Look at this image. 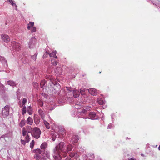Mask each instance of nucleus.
Returning <instances> with one entry per match:
<instances>
[{
	"mask_svg": "<svg viewBox=\"0 0 160 160\" xmlns=\"http://www.w3.org/2000/svg\"><path fill=\"white\" fill-rule=\"evenodd\" d=\"M9 113V106L6 105L2 110V115L4 117H5L8 115Z\"/></svg>",
	"mask_w": 160,
	"mask_h": 160,
	"instance_id": "nucleus-5",
	"label": "nucleus"
},
{
	"mask_svg": "<svg viewBox=\"0 0 160 160\" xmlns=\"http://www.w3.org/2000/svg\"><path fill=\"white\" fill-rule=\"evenodd\" d=\"M65 160H71V159L70 158L68 157L66 158Z\"/></svg>",
	"mask_w": 160,
	"mask_h": 160,
	"instance_id": "nucleus-54",
	"label": "nucleus"
},
{
	"mask_svg": "<svg viewBox=\"0 0 160 160\" xmlns=\"http://www.w3.org/2000/svg\"><path fill=\"white\" fill-rule=\"evenodd\" d=\"M47 69H48V70H49V68H48Z\"/></svg>",
	"mask_w": 160,
	"mask_h": 160,
	"instance_id": "nucleus-61",
	"label": "nucleus"
},
{
	"mask_svg": "<svg viewBox=\"0 0 160 160\" xmlns=\"http://www.w3.org/2000/svg\"><path fill=\"white\" fill-rule=\"evenodd\" d=\"M113 126V125L112 124V123H110L109 124L108 126V127L107 128H109V129H111L112 128V127Z\"/></svg>",
	"mask_w": 160,
	"mask_h": 160,
	"instance_id": "nucleus-50",
	"label": "nucleus"
},
{
	"mask_svg": "<svg viewBox=\"0 0 160 160\" xmlns=\"http://www.w3.org/2000/svg\"><path fill=\"white\" fill-rule=\"evenodd\" d=\"M52 57H54V58H56V59L58 58V57H57V56H56V55H54V56H53Z\"/></svg>",
	"mask_w": 160,
	"mask_h": 160,
	"instance_id": "nucleus-55",
	"label": "nucleus"
},
{
	"mask_svg": "<svg viewBox=\"0 0 160 160\" xmlns=\"http://www.w3.org/2000/svg\"><path fill=\"white\" fill-rule=\"evenodd\" d=\"M11 45L13 48L17 51H19L21 48L20 44L15 41H13L12 42Z\"/></svg>",
	"mask_w": 160,
	"mask_h": 160,
	"instance_id": "nucleus-6",
	"label": "nucleus"
},
{
	"mask_svg": "<svg viewBox=\"0 0 160 160\" xmlns=\"http://www.w3.org/2000/svg\"><path fill=\"white\" fill-rule=\"evenodd\" d=\"M41 131L39 128L38 127L34 128L32 132V136L36 139H38L40 137Z\"/></svg>",
	"mask_w": 160,
	"mask_h": 160,
	"instance_id": "nucleus-3",
	"label": "nucleus"
},
{
	"mask_svg": "<svg viewBox=\"0 0 160 160\" xmlns=\"http://www.w3.org/2000/svg\"><path fill=\"white\" fill-rule=\"evenodd\" d=\"M55 72L58 74H61L62 73V70L61 68L57 67L56 69Z\"/></svg>",
	"mask_w": 160,
	"mask_h": 160,
	"instance_id": "nucleus-22",
	"label": "nucleus"
},
{
	"mask_svg": "<svg viewBox=\"0 0 160 160\" xmlns=\"http://www.w3.org/2000/svg\"><path fill=\"white\" fill-rule=\"evenodd\" d=\"M47 143L46 142H44L42 143L40 146V148L41 149H43V150H44V149L47 148Z\"/></svg>",
	"mask_w": 160,
	"mask_h": 160,
	"instance_id": "nucleus-20",
	"label": "nucleus"
},
{
	"mask_svg": "<svg viewBox=\"0 0 160 160\" xmlns=\"http://www.w3.org/2000/svg\"><path fill=\"white\" fill-rule=\"evenodd\" d=\"M27 112L28 113L30 114H32V107L30 106H29L27 110Z\"/></svg>",
	"mask_w": 160,
	"mask_h": 160,
	"instance_id": "nucleus-24",
	"label": "nucleus"
},
{
	"mask_svg": "<svg viewBox=\"0 0 160 160\" xmlns=\"http://www.w3.org/2000/svg\"><path fill=\"white\" fill-rule=\"evenodd\" d=\"M34 25V23L33 22H30L29 24H28V26L27 28L28 30H30L31 27L33 26Z\"/></svg>",
	"mask_w": 160,
	"mask_h": 160,
	"instance_id": "nucleus-25",
	"label": "nucleus"
},
{
	"mask_svg": "<svg viewBox=\"0 0 160 160\" xmlns=\"http://www.w3.org/2000/svg\"><path fill=\"white\" fill-rule=\"evenodd\" d=\"M44 122L46 128L48 129H49L50 128L49 123L45 121H44Z\"/></svg>",
	"mask_w": 160,
	"mask_h": 160,
	"instance_id": "nucleus-33",
	"label": "nucleus"
},
{
	"mask_svg": "<svg viewBox=\"0 0 160 160\" xmlns=\"http://www.w3.org/2000/svg\"><path fill=\"white\" fill-rule=\"evenodd\" d=\"M71 142L73 144L78 142L79 140L78 136L76 134H74L72 135L71 138Z\"/></svg>",
	"mask_w": 160,
	"mask_h": 160,
	"instance_id": "nucleus-9",
	"label": "nucleus"
},
{
	"mask_svg": "<svg viewBox=\"0 0 160 160\" xmlns=\"http://www.w3.org/2000/svg\"><path fill=\"white\" fill-rule=\"evenodd\" d=\"M36 40L35 38H32L31 39L28 43V47L30 48H33L35 46Z\"/></svg>",
	"mask_w": 160,
	"mask_h": 160,
	"instance_id": "nucleus-7",
	"label": "nucleus"
},
{
	"mask_svg": "<svg viewBox=\"0 0 160 160\" xmlns=\"http://www.w3.org/2000/svg\"><path fill=\"white\" fill-rule=\"evenodd\" d=\"M57 135L55 134H53L52 135V140L54 141L55 140L56 138Z\"/></svg>",
	"mask_w": 160,
	"mask_h": 160,
	"instance_id": "nucleus-38",
	"label": "nucleus"
},
{
	"mask_svg": "<svg viewBox=\"0 0 160 160\" xmlns=\"http://www.w3.org/2000/svg\"><path fill=\"white\" fill-rule=\"evenodd\" d=\"M67 149H65L66 150V153L68 152H70L72 150L73 148L72 146L70 144H69L68 145L66 148Z\"/></svg>",
	"mask_w": 160,
	"mask_h": 160,
	"instance_id": "nucleus-16",
	"label": "nucleus"
},
{
	"mask_svg": "<svg viewBox=\"0 0 160 160\" xmlns=\"http://www.w3.org/2000/svg\"><path fill=\"white\" fill-rule=\"evenodd\" d=\"M26 107L25 106H24L22 109V115H24L26 113Z\"/></svg>",
	"mask_w": 160,
	"mask_h": 160,
	"instance_id": "nucleus-35",
	"label": "nucleus"
},
{
	"mask_svg": "<svg viewBox=\"0 0 160 160\" xmlns=\"http://www.w3.org/2000/svg\"><path fill=\"white\" fill-rule=\"evenodd\" d=\"M57 53L56 51H53L52 53H49V55L50 57H52L53 56L56 55Z\"/></svg>",
	"mask_w": 160,
	"mask_h": 160,
	"instance_id": "nucleus-31",
	"label": "nucleus"
},
{
	"mask_svg": "<svg viewBox=\"0 0 160 160\" xmlns=\"http://www.w3.org/2000/svg\"><path fill=\"white\" fill-rule=\"evenodd\" d=\"M30 138L28 134H27V135L25 137V139L26 140V142H29L30 140Z\"/></svg>",
	"mask_w": 160,
	"mask_h": 160,
	"instance_id": "nucleus-36",
	"label": "nucleus"
},
{
	"mask_svg": "<svg viewBox=\"0 0 160 160\" xmlns=\"http://www.w3.org/2000/svg\"><path fill=\"white\" fill-rule=\"evenodd\" d=\"M32 129L31 127L29 125L27 126L26 128H25V131L27 132V134L30 133L32 134Z\"/></svg>",
	"mask_w": 160,
	"mask_h": 160,
	"instance_id": "nucleus-15",
	"label": "nucleus"
},
{
	"mask_svg": "<svg viewBox=\"0 0 160 160\" xmlns=\"http://www.w3.org/2000/svg\"><path fill=\"white\" fill-rule=\"evenodd\" d=\"M158 149L159 150H160V145H159V147L158 148Z\"/></svg>",
	"mask_w": 160,
	"mask_h": 160,
	"instance_id": "nucleus-57",
	"label": "nucleus"
},
{
	"mask_svg": "<svg viewBox=\"0 0 160 160\" xmlns=\"http://www.w3.org/2000/svg\"><path fill=\"white\" fill-rule=\"evenodd\" d=\"M61 86L60 85L57 83L56 84H54V87L52 90L53 93L55 94H58L61 91Z\"/></svg>",
	"mask_w": 160,
	"mask_h": 160,
	"instance_id": "nucleus-4",
	"label": "nucleus"
},
{
	"mask_svg": "<svg viewBox=\"0 0 160 160\" xmlns=\"http://www.w3.org/2000/svg\"><path fill=\"white\" fill-rule=\"evenodd\" d=\"M39 105L41 107H42L43 105V102L42 101H40L39 102Z\"/></svg>",
	"mask_w": 160,
	"mask_h": 160,
	"instance_id": "nucleus-51",
	"label": "nucleus"
},
{
	"mask_svg": "<svg viewBox=\"0 0 160 160\" xmlns=\"http://www.w3.org/2000/svg\"><path fill=\"white\" fill-rule=\"evenodd\" d=\"M34 121L36 124H38L39 122V121L38 120V119L37 118L34 119Z\"/></svg>",
	"mask_w": 160,
	"mask_h": 160,
	"instance_id": "nucleus-47",
	"label": "nucleus"
},
{
	"mask_svg": "<svg viewBox=\"0 0 160 160\" xmlns=\"http://www.w3.org/2000/svg\"><path fill=\"white\" fill-rule=\"evenodd\" d=\"M72 91L73 96L74 98H77L80 95L79 89L78 90L74 88Z\"/></svg>",
	"mask_w": 160,
	"mask_h": 160,
	"instance_id": "nucleus-11",
	"label": "nucleus"
},
{
	"mask_svg": "<svg viewBox=\"0 0 160 160\" xmlns=\"http://www.w3.org/2000/svg\"><path fill=\"white\" fill-rule=\"evenodd\" d=\"M36 84H38V83H36Z\"/></svg>",
	"mask_w": 160,
	"mask_h": 160,
	"instance_id": "nucleus-64",
	"label": "nucleus"
},
{
	"mask_svg": "<svg viewBox=\"0 0 160 160\" xmlns=\"http://www.w3.org/2000/svg\"><path fill=\"white\" fill-rule=\"evenodd\" d=\"M21 142L22 144L25 145L26 143V142L23 140H21Z\"/></svg>",
	"mask_w": 160,
	"mask_h": 160,
	"instance_id": "nucleus-49",
	"label": "nucleus"
},
{
	"mask_svg": "<svg viewBox=\"0 0 160 160\" xmlns=\"http://www.w3.org/2000/svg\"><path fill=\"white\" fill-rule=\"evenodd\" d=\"M1 38L3 41L6 42H8L10 40L9 36L7 35H2L1 36Z\"/></svg>",
	"mask_w": 160,
	"mask_h": 160,
	"instance_id": "nucleus-10",
	"label": "nucleus"
},
{
	"mask_svg": "<svg viewBox=\"0 0 160 160\" xmlns=\"http://www.w3.org/2000/svg\"><path fill=\"white\" fill-rule=\"evenodd\" d=\"M1 64L5 68H7L8 67L7 61L1 56H0V65Z\"/></svg>",
	"mask_w": 160,
	"mask_h": 160,
	"instance_id": "nucleus-8",
	"label": "nucleus"
},
{
	"mask_svg": "<svg viewBox=\"0 0 160 160\" xmlns=\"http://www.w3.org/2000/svg\"><path fill=\"white\" fill-rule=\"evenodd\" d=\"M88 158V156L86 155H83L82 157V158L83 159V160H86Z\"/></svg>",
	"mask_w": 160,
	"mask_h": 160,
	"instance_id": "nucleus-41",
	"label": "nucleus"
},
{
	"mask_svg": "<svg viewBox=\"0 0 160 160\" xmlns=\"http://www.w3.org/2000/svg\"><path fill=\"white\" fill-rule=\"evenodd\" d=\"M7 84L12 87H14L16 85V83L13 81L9 80L7 81Z\"/></svg>",
	"mask_w": 160,
	"mask_h": 160,
	"instance_id": "nucleus-17",
	"label": "nucleus"
},
{
	"mask_svg": "<svg viewBox=\"0 0 160 160\" xmlns=\"http://www.w3.org/2000/svg\"><path fill=\"white\" fill-rule=\"evenodd\" d=\"M45 85V81H42L40 83L41 87L42 88Z\"/></svg>",
	"mask_w": 160,
	"mask_h": 160,
	"instance_id": "nucleus-44",
	"label": "nucleus"
},
{
	"mask_svg": "<svg viewBox=\"0 0 160 160\" xmlns=\"http://www.w3.org/2000/svg\"><path fill=\"white\" fill-rule=\"evenodd\" d=\"M88 158L89 159L91 160H92L94 159L95 156L94 154L92 153H90L88 154Z\"/></svg>",
	"mask_w": 160,
	"mask_h": 160,
	"instance_id": "nucleus-21",
	"label": "nucleus"
},
{
	"mask_svg": "<svg viewBox=\"0 0 160 160\" xmlns=\"http://www.w3.org/2000/svg\"><path fill=\"white\" fill-rule=\"evenodd\" d=\"M69 156L71 157H74L75 156V152H71L69 154Z\"/></svg>",
	"mask_w": 160,
	"mask_h": 160,
	"instance_id": "nucleus-48",
	"label": "nucleus"
},
{
	"mask_svg": "<svg viewBox=\"0 0 160 160\" xmlns=\"http://www.w3.org/2000/svg\"><path fill=\"white\" fill-rule=\"evenodd\" d=\"M40 160H47L46 158L44 156L43 157H42Z\"/></svg>",
	"mask_w": 160,
	"mask_h": 160,
	"instance_id": "nucleus-53",
	"label": "nucleus"
},
{
	"mask_svg": "<svg viewBox=\"0 0 160 160\" xmlns=\"http://www.w3.org/2000/svg\"><path fill=\"white\" fill-rule=\"evenodd\" d=\"M34 150L36 154H41L42 156H43L45 153V150H42L39 149H37Z\"/></svg>",
	"mask_w": 160,
	"mask_h": 160,
	"instance_id": "nucleus-13",
	"label": "nucleus"
},
{
	"mask_svg": "<svg viewBox=\"0 0 160 160\" xmlns=\"http://www.w3.org/2000/svg\"><path fill=\"white\" fill-rule=\"evenodd\" d=\"M83 106V104L82 102L78 101L75 103V107L76 109H80Z\"/></svg>",
	"mask_w": 160,
	"mask_h": 160,
	"instance_id": "nucleus-12",
	"label": "nucleus"
},
{
	"mask_svg": "<svg viewBox=\"0 0 160 160\" xmlns=\"http://www.w3.org/2000/svg\"><path fill=\"white\" fill-rule=\"evenodd\" d=\"M46 156L48 158H49L50 157V153L49 152H47L45 154Z\"/></svg>",
	"mask_w": 160,
	"mask_h": 160,
	"instance_id": "nucleus-45",
	"label": "nucleus"
},
{
	"mask_svg": "<svg viewBox=\"0 0 160 160\" xmlns=\"http://www.w3.org/2000/svg\"><path fill=\"white\" fill-rule=\"evenodd\" d=\"M64 144V142H61L54 148L52 155L55 160H61L62 155L64 157L67 156Z\"/></svg>",
	"mask_w": 160,
	"mask_h": 160,
	"instance_id": "nucleus-1",
	"label": "nucleus"
},
{
	"mask_svg": "<svg viewBox=\"0 0 160 160\" xmlns=\"http://www.w3.org/2000/svg\"><path fill=\"white\" fill-rule=\"evenodd\" d=\"M34 140H32V141L30 142V147L31 149H32L33 146L34 145Z\"/></svg>",
	"mask_w": 160,
	"mask_h": 160,
	"instance_id": "nucleus-34",
	"label": "nucleus"
},
{
	"mask_svg": "<svg viewBox=\"0 0 160 160\" xmlns=\"http://www.w3.org/2000/svg\"><path fill=\"white\" fill-rule=\"evenodd\" d=\"M27 132L26 131H25V128H23L22 129V134L23 136H25L27 135Z\"/></svg>",
	"mask_w": 160,
	"mask_h": 160,
	"instance_id": "nucleus-37",
	"label": "nucleus"
},
{
	"mask_svg": "<svg viewBox=\"0 0 160 160\" xmlns=\"http://www.w3.org/2000/svg\"><path fill=\"white\" fill-rule=\"evenodd\" d=\"M48 55H49V53L48 51H46V52L43 55V58H46Z\"/></svg>",
	"mask_w": 160,
	"mask_h": 160,
	"instance_id": "nucleus-39",
	"label": "nucleus"
},
{
	"mask_svg": "<svg viewBox=\"0 0 160 160\" xmlns=\"http://www.w3.org/2000/svg\"><path fill=\"white\" fill-rule=\"evenodd\" d=\"M101 72H99V73H101Z\"/></svg>",
	"mask_w": 160,
	"mask_h": 160,
	"instance_id": "nucleus-63",
	"label": "nucleus"
},
{
	"mask_svg": "<svg viewBox=\"0 0 160 160\" xmlns=\"http://www.w3.org/2000/svg\"><path fill=\"white\" fill-rule=\"evenodd\" d=\"M36 28L35 27H33L32 28L31 32L32 33L36 32Z\"/></svg>",
	"mask_w": 160,
	"mask_h": 160,
	"instance_id": "nucleus-42",
	"label": "nucleus"
},
{
	"mask_svg": "<svg viewBox=\"0 0 160 160\" xmlns=\"http://www.w3.org/2000/svg\"><path fill=\"white\" fill-rule=\"evenodd\" d=\"M51 61L52 64L53 65H56L58 62V61L55 60L54 59H51Z\"/></svg>",
	"mask_w": 160,
	"mask_h": 160,
	"instance_id": "nucleus-23",
	"label": "nucleus"
},
{
	"mask_svg": "<svg viewBox=\"0 0 160 160\" xmlns=\"http://www.w3.org/2000/svg\"><path fill=\"white\" fill-rule=\"evenodd\" d=\"M26 123V121L24 120H22L20 122V126L22 128L25 125Z\"/></svg>",
	"mask_w": 160,
	"mask_h": 160,
	"instance_id": "nucleus-28",
	"label": "nucleus"
},
{
	"mask_svg": "<svg viewBox=\"0 0 160 160\" xmlns=\"http://www.w3.org/2000/svg\"><path fill=\"white\" fill-rule=\"evenodd\" d=\"M75 157H76V158H78V156H79V155L77 153V152H75Z\"/></svg>",
	"mask_w": 160,
	"mask_h": 160,
	"instance_id": "nucleus-52",
	"label": "nucleus"
},
{
	"mask_svg": "<svg viewBox=\"0 0 160 160\" xmlns=\"http://www.w3.org/2000/svg\"><path fill=\"white\" fill-rule=\"evenodd\" d=\"M79 91H80V93L81 94V95H84L85 94V89H84V88L83 89H79Z\"/></svg>",
	"mask_w": 160,
	"mask_h": 160,
	"instance_id": "nucleus-32",
	"label": "nucleus"
},
{
	"mask_svg": "<svg viewBox=\"0 0 160 160\" xmlns=\"http://www.w3.org/2000/svg\"><path fill=\"white\" fill-rule=\"evenodd\" d=\"M8 1L12 6H15L16 7V10H17V6L15 3H14V1L12 0H8Z\"/></svg>",
	"mask_w": 160,
	"mask_h": 160,
	"instance_id": "nucleus-30",
	"label": "nucleus"
},
{
	"mask_svg": "<svg viewBox=\"0 0 160 160\" xmlns=\"http://www.w3.org/2000/svg\"><path fill=\"white\" fill-rule=\"evenodd\" d=\"M66 88H67V90L70 92H72H72L73 91L72 90H73V89H74L72 88H71L70 87H67Z\"/></svg>",
	"mask_w": 160,
	"mask_h": 160,
	"instance_id": "nucleus-46",
	"label": "nucleus"
},
{
	"mask_svg": "<svg viewBox=\"0 0 160 160\" xmlns=\"http://www.w3.org/2000/svg\"><path fill=\"white\" fill-rule=\"evenodd\" d=\"M38 55V53L37 52H36L34 55H31L30 56V57L34 61H35L36 59V57Z\"/></svg>",
	"mask_w": 160,
	"mask_h": 160,
	"instance_id": "nucleus-26",
	"label": "nucleus"
},
{
	"mask_svg": "<svg viewBox=\"0 0 160 160\" xmlns=\"http://www.w3.org/2000/svg\"><path fill=\"white\" fill-rule=\"evenodd\" d=\"M27 99L25 98H23L22 101V105H24L27 102Z\"/></svg>",
	"mask_w": 160,
	"mask_h": 160,
	"instance_id": "nucleus-43",
	"label": "nucleus"
},
{
	"mask_svg": "<svg viewBox=\"0 0 160 160\" xmlns=\"http://www.w3.org/2000/svg\"><path fill=\"white\" fill-rule=\"evenodd\" d=\"M129 160H136V159H134L133 158H131L130 159H129Z\"/></svg>",
	"mask_w": 160,
	"mask_h": 160,
	"instance_id": "nucleus-58",
	"label": "nucleus"
},
{
	"mask_svg": "<svg viewBox=\"0 0 160 160\" xmlns=\"http://www.w3.org/2000/svg\"><path fill=\"white\" fill-rule=\"evenodd\" d=\"M38 113L41 118L43 119L44 118L45 114L43 111L41 109H39L38 110Z\"/></svg>",
	"mask_w": 160,
	"mask_h": 160,
	"instance_id": "nucleus-19",
	"label": "nucleus"
},
{
	"mask_svg": "<svg viewBox=\"0 0 160 160\" xmlns=\"http://www.w3.org/2000/svg\"><path fill=\"white\" fill-rule=\"evenodd\" d=\"M114 115V114H112L111 115V117H112V119H113V115Z\"/></svg>",
	"mask_w": 160,
	"mask_h": 160,
	"instance_id": "nucleus-56",
	"label": "nucleus"
},
{
	"mask_svg": "<svg viewBox=\"0 0 160 160\" xmlns=\"http://www.w3.org/2000/svg\"><path fill=\"white\" fill-rule=\"evenodd\" d=\"M24 59L25 60V62H24L25 63H28L29 62V59L28 58V57H25L24 58Z\"/></svg>",
	"mask_w": 160,
	"mask_h": 160,
	"instance_id": "nucleus-40",
	"label": "nucleus"
},
{
	"mask_svg": "<svg viewBox=\"0 0 160 160\" xmlns=\"http://www.w3.org/2000/svg\"><path fill=\"white\" fill-rule=\"evenodd\" d=\"M53 108H52V109H50V110H53Z\"/></svg>",
	"mask_w": 160,
	"mask_h": 160,
	"instance_id": "nucleus-59",
	"label": "nucleus"
},
{
	"mask_svg": "<svg viewBox=\"0 0 160 160\" xmlns=\"http://www.w3.org/2000/svg\"><path fill=\"white\" fill-rule=\"evenodd\" d=\"M41 156L38 154H35L34 157V158L37 160H39L41 159Z\"/></svg>",
	"mask_w": 160,
	"mask_h": 160,
	"instance_id": "nucleus-29",
	"label": "nucleus"
},
{
	"mask_svg": "<svg viewBox=\"0 0 160 160\" xmlns=\"http://www.w3.org/2000/svg\"><path fill=\"white\" fill-rule=\"evenodd\" d=\"M97 101L98 103L100 105H102L104 103L102 99L100 98H97Z\"/></svg>",
	"mask_w": 160,
	"mask_h": 160,
	"instance_id": "nucleus-27",
	"label": "nucleus"
},
{
	"mask_svg": "<svg viewBox=\"0 0 160 160\" xmlns=\"http://www.w3.org/2000/svg\"><path fill=\"white\" fill-rule=\"evenodd\" d=\"M128 139V137H127L126 138V139Z\"/></svg>",
	"mask_w": 160,
	"mask_h": 160,
	"instance_id": "nucleus-60",
	"label": "nucleus"
},
{
	"mask_svg": "<svg viewBox=\"0 0 160 160\" xmlns=\"http://www.w3.org/2000/svg\"><path fill=\"white\" fill-rule=\"evenodd\" d=\"M88 91L89 93L93 96L96 95L98 93L96 90L94 88H90Z\"/></svg>",
	"mask_w": 160,
	"mask_h": 160,
	"instance_id": "nucleus-14",
	"label": "nucleus"
},
{
	"mask_svg": "<svg viewBox=\"0 0 160 160\" xmlns=\"http://www.w3.org/2000/svg\"><path fill=\"white\" fill-rule=\"evenodd\" d=\"M87 112V111L85 109H79L77 112L76 115L79 118H88L91 119H97L98 117L95 112H91L89 114V118L84 117V115H85Z\"/></svg>",
	"mask_w": 160,
	"mask_h": 160,
	"instance_id": "nucleus-2",
	"label": "nucleus"
},
{
	"mask_svg": "<svg viewBox=\"0 0 160 160\" xmlns=\"http://www.w3.org/2000/svg\"><path fill=\"white\" fill-rule=\"evenodd\" d=\"M26 122L28 124L31 125L33 123V119L29 117L27 119Z\"/></svg>",
	"mask_w": 160,
	"mask_h": 160,
	"instance_id": "nucleus-18",
	"label": "nucleus"
},
{
	"mask_svg": "<svg viewBox=\"0 0 160 160\" xmlns=\"http://www.w3.org/2000/svg\"><path fill=\"white\" fill-rule=\"evenodd\" d=\"M20 107H22V105H20Z\"/></svg>",
	"mask_w": 160,
	"mask_h": 160,
	"instance_id": "nucleus-62",
	"label": "nucleus"
}]
</instances>
